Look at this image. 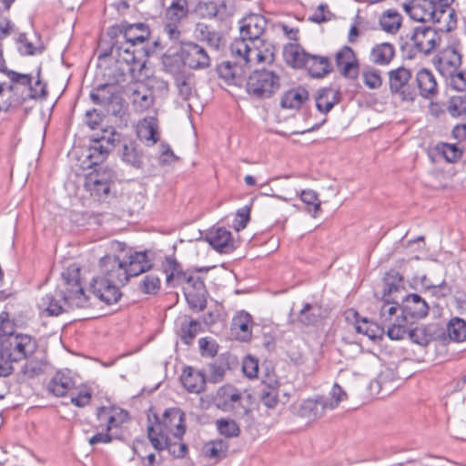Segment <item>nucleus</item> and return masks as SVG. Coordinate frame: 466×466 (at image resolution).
I'll list each match as a JSON object with an SVG mask.
<instances>
[{"mask_svg":"<svg viewBox=\"0 0 466 466\" xmlns=\"http://www.w3.org/2000/svg\"><path fill=\"white\" fill-rule=\"evenodd\" d=\"M115 40L112 52L116 54L114 77L116 83L126 82L127 76L139 78L147 56L144 47L149 30L143 23L120 25L111 27Z\"/></svg>","mask_w":466,"mask_h":466,"instance_id":"obj_1","label":"nucleus"},{"mask_svg":"<svg viewBox=\"0 0 466 466\" xmlns=\"http://www.w3.org/2000/svg\"><path fill=\"white\" fill-rule=\"evenodd\" d=\"M62 283L56 295L46 294L38 302V308L47 316H58L64 312L61 300L70 308H86L89 297L85 292L80 279V268L68 266L61 274Z\"/></svg>","mask_w":466,"mask_h":466,"instance_id":"obj_2","label":"nucleus"},{"mask_svg":"<svg viewBox=\"0 0 466 466\" xmlns=\"http://www.w3.org/2000/svg\"><path fill=\"white\" fill-rule=\"evenodd\" d=\"M101 275L93 279L90 289L95 297L107 305L116 303L122 296L120 287L128 282L125 261L116 255L100 259Z\"/></svg>","mask_w":466,"mask_h":466,"instance_id":"obj_3","label":"nucleus"},{"mask_svg":"<svg viewBox=\"0 0 466 466\" xmlns=\"http://www.w3.org/2000/svg\"><path fill=\"white\" fill-rule=\"evenodd\" d=\"M4 320L0 324V377L13 372V363L29 360L37 351L36 339L27 334L5 332Z\"/></svg>","mask_w":466,"mask_h":466,"instance_id":"obj_4","label":"nucleus"},{"mask_svg":"<svg viewBox=\"0 0 466 466\" xmlns=\"http://www.w3.org/2000/svg\"><path fill=\"white\" fill-rule=\"evenodd\" d=\"M154 424L147 426V437L152 446L157 451L167 445V439L173 437L180 441L185 432V413L178 408L165 410L161 418L155 416Z\"/></svg>","mask_w":466,"mask_h":466,"instance_id":"obj_5","label":"nucleus"},{"mask_svg":"<svg viewBox=\"0 0 466 466\" xmlns=\"http://www.w3.org/2000/svg\"><path fill=\"white\" fill-rule=\"evenodd\" d=\"M399 299L401 301L400 318H397L396 322L389 327L388 330V337L396 340L405 337L409 324H413L414 320L426 317L429 312L428 303L416 293L409 294L406 297L401 296L400 293Z\"/></svg>","mask_w":466,"mask_h":466,"instance_id":"obj_6","label":"nucleus"},{"mask_svg":"<svg viewBox=\"0 0 466 466\" xmlns=\"http://www.w3.org/2000/svg\"><path fill=\"white\" fill-rule=\"evenodd\" d=\"M10 84L7 86L13 94V101L18 106L29 100H45L47 96L46 85L40 78V70L37 79L33 84V77L29 74H21L14 70L7 72Z\"/></svg>","mask_w":466,"mask_h":466,"instance_id":"obj_7","label":"nucleus"},{"mask_svg":"<svg viewBox=\"0 0 466 466\" xmlns=\"http://www.w3.org/2000/svg\"><path fill=\"white\" fill-rule=\"evenodd\" d=\"M403 279L397 271H390L384 278V288L382 291L383 304L380 309V324L387 328L390 327L396 322V319L400 318L396 316L398 310H400V299L399 294L402 293L404 288L402 286Z\"/></svg>","mask_w":466,"mask_h":466,"instance_id":"obj_8","label":"nucleus"},{"mask_svg":"<svg viewBox=\"0 0 466 466\" xmlns=\"http://www.w3.org/2000/svg\"><path fill=\"white\" fill-rule=\"evenodd\" d=\"M279 88V75L269 69L254 70L249 75L246 85L247 92L259 99L271 97Z\"/></svg>","mask_w":466,"mask_h":466,"instance_id":"obj_9","label":"nucleus"},{"mask_svg":"<svg viewBox=\"0 0 466 466\" xmlns=\"http://www.w3.org/2000/svg\"><path fill=\"white\" fill-rule=\"evenodd\" d=\"M118 134L113 127H108L101 130V135L92 138V145L88 148L86 158L87 167H94L103 163L109 152L116 147L119 141Z\"/></svg>","mask_w":466,"mask_h":466,"instance_id":"obj_10","label":"nucleus"},{"mask_svg":"<svg viewBox=\"0 0 466 466\" xmlns=\"http://www.w3.org/2000/svg\"><path fill=\"white\" fill-rule=\"evenodd\" d=\"M390 90L399 96L402 101H413L416 90L410 86L411 72L404 66L390 70L389 73Z\"/></svg>","mask_w":466,"mask_h":466,"instance_id":"obj_11","label":"nucleus"},{"mask_svg":"<svg viewBox=\"0 0 466 466\" xmlns=\"http://www.w3.org/2000/svg\"><path fill=\"white\" fill-rule=\"evenodd\" d=\"M405 12L415 21L439 23L443 16L431 0H410L403 4Z\"/></svg>","mask_w":466,"mask_h":466,"instance_id":"obj_12","label":"nucleus"},{"mask_svg":"<svg viewBox=\"0 0 466 466\" xmlns=\"http://www.w3.org/2000/svg\"><path fill=\"white\" fill-rule=\"evenodd\" d=\"M114 177L115 173L109 167L95 169L86 176L85 187L98 198L107 197Z\"/></svg>","mask_w":466,"mask_h":466,"instance_id":"obj_13","label":"nucleus"},{"mask_svg":"<svg viewBox=\"0 0 466 466\" xmlns=\"http://www.w3.org/2000/svg\"><path fill=\"white\" fill-rule=\"evenodd\" d=\"M180 48L187 67L189 69L198 71L210 66L211 58L202 46L192 41H186L181 42Z\"/></svg>","mask_w":466,"mask_h":466,"instance_id":"obj_14","label":"nucleus"},{"mask_svg":"<svg viewBox=\"0 0 466 466\" xmlns=\"http://www.w3.org/2000/svg\"><path fill=\"white\" fill-rule=\"evenodd\" d=\"M410 41L417 53L430 55L440 45L441 35L435 28L420 25L414 29Z\"/></svg>","mask_w":466,"mask_h":466,"instance_id":"obj_15","label":"nucleus"},{"mask_svg":"<svg viewBox=\"0 0 466 466\" xmlns=\"http://www.w3.org/2000/svg\"><path fill=\"white\" fill-rule=\"evenodd\" d=\"M241 400L242 394L240 390L231 385L220 387L214 399L216 407L224 412L236 413L244 410V413H247L248 410L242 405Z\"/></svg>","mask_w":466,"mask_h":466,"instance_id":"obj_16","label":"nucleus"},{"mask_svg":"<svg viewBox=\"0 0 466 466\" xmlns=\"http://www.w3.org/2000/svg\"><path fill=\"white\" fill-rule=\"evenodd\" d=\"M335 63L339 74L349 79H355L359 75V62L353 49L343 46L335 55Z\"/></svg>","mask_w":466,"mask_h":466,"instance_id":"obj_17","label":"nucleus"},{"mask_svg":"<svg viewBox=\"0 0 466 466\" xmlns=\"http://www.w3.org/2000/svg\"><path fill=\"white\" fill-rule=\"evenodd\" d=\"M411 325L409 324L406 334L412 342L420 346H427L431 341L441 339L445 335L444 329L435 323L420 325L413 329Z\"/></svg>","mask_w":466,"mask_h":466,"instance_id":"obj_18","label":"nucleus"},{"mask_svg":"<svg viewBox=\"0 0 466 466\" xmlns=\"http://www.w3.org/2000/svg\"><path fill=\"white\" fill-rule=\"evenodd\" d=\"M267 25L266 19L260 15H249L241 21L239 37L245 38L250 44L261 39Z\"/></svg>","mask_w":466,"mask_h":466,"instance_id":"obj_19","label":"nucleus"},{"mask_svg":"<svg viewBox=\"0 0 466 466\" xmlns=\"http://www.w3.org/2000/svg\"><path fill=\"white\" fill-rule=\"evenodd\" d=\"M96 418L100 426H106V431H110L113 428H117L129 420L128 412L116 406L100 407L96 410Z\"/></svg>","mask_w":466,"mask_h":466,"instance_id":"obj_20","label":"nucleus"},{"mask_svg":"<svg viewBox=\"0 0 466 466\" xmlns=\"http://www.w3.org/2000/svg\"><path fill=\"white\" fill-rule=\"evenodd\" d=\"M130 78L127 76L126 81ZM138 81V78L136 79ZM130 99L136 111L144 112L149 109L154 104L153 91L144 83L137 82L130 87Z\"/></svg>","mask_w":466,"mask_h":466,"instance_id":"obj_21","label":"nucleus"},{"mask_svg":"<svg viewBox=\"0 0 466 466\" xmlns=\"http://www.w3.org/2000/svg\"><path fill=\"white\" fill-rule=\"evenodd\" d=\"M205 239L219 253H228L234 248L231 232L224 228L209 230Z\"/></svg>","mask_w":466,"mask_h":466,"instance_id":"obj_22","label":"nucleus"},{"mask_svg":"<svg viewBox=\"0 0 466 466\" xmlns=\"http://www.w3.org/2000/svg\"><path fill=\"white\" fill-rule=\"evenodd\" d=\"M327 405L328 400L324 397H319L314 400L308 399L299 405L298 414L308 420H314L325 413L329 409Z\"/></svg>","mask_w":466,"mask_h":466,"instance_id":"obj_23","label":"nucleus"},{"mask_svg":"<svg viewBox=\"0 0 466 466\" xmlns=\"http://www.w3.org/2000/svg\"><path fill=\"white\" fill-rule=\"evenodd\" d=\"M416 83L419 94L422 97L431 99L438 94V84L431 70L426 68L420 69L416 74Z\"/></svg>","mask_w":466,"mask_h":466,"instance_id":"obj_24","label":"nucleus"},{"mask_svg":"<svg viewBox=\"0 0 466 466\" xmlns=\"http://www.w3.org/2000/svg\"><path fill=\"white\" fill-rule=\"evenodd\" d=\"M152 267L150 259H148L147 251L135 252L128 258V262H125V269L127 271V279L137 277L141 273L149 270Z\"/></svg>","mask_w":466,"mask_h":466,"instance_id":"obj_25","label":"nucleus"},{"mask_svg":"<svg viewBox=\"0 0 466 466\" xmlns=\"http://www.w3.org/2000/svg\"><path fill=\"white\" fill-rule=\"evenodd\" d=\"M165 272L166 281L170 286H187L189 277L193 274L188 270L183 271L177 260L170 258L166 260Z\"/></svg>","mask_w":466,"mask_h":466,"instance_id":"obj_26","label":"nucleus"},{"mask_svg":"<svg viewBox=\"0 0 466 466\" xmlns=\"http://www.w3.org/2000/svg\"><path fill=\"white\" fill-rule=\"evenodd\" d=\"M321 319V308L318 304L304 303L301 309L292 319V323L301 327L316 326Z\"/></svg>","mask_w":466,"mask_h":466,"instance_id":"obj_27","label":"nucleus"},{"mask_svg":"<svg viewBox=\"0 0 466 466\" xmlns=\"http://www.w3.org/2000/svg\"><path fill=\"white\" fill-rule=\"evenodd\" d=\"M180 380L184 388L191 393H200L206 386L205 374L191 367L184 369Z\"/></svg>","mask_w":466,"mask_h":466,"instance_id":"obj_28","label":"nucleus"},{"mask_svg":"<svg viewBox=\"0 0 466 466\" xmlns=\"http://www.w3.org/2000/svg\"><path fill=\"white\" fill-rule=\"evenodd\" d=\"M461 64V56L457 46H447L439 56V67L441 74L455 72Z\"/></svg>","mask_w":466,"mask_h":466,"instance_id":"obj_29","label":"nucleus"},{"mask_svg":"<svg viewBox=\"0 0 466 466\" xmlns=\"http://www.w3.org/2000/svg\"><path fill=\"white\" fill-rule=\"evenodd\" d=\"M309 91L305 87H294L283 93L280 98V106L297 110L309 100Z\"/></svg>","mask_w":466,"mask_h":466,"instance_id":"obj_30","label":"nucleus"},{"mask_svg":"<svg viewBox=\"0 0 466 466\" xmlns=\"http://www.w3.org/2000/svg\"><path fill=\"white\" fill-rule=\"evenodd\" d=\"M341 99L340 92L332 87H323L315 97L316 107L321 113H329Z\"/></svg>","mask_w":466,"mask_h":466,"instance_id":"obj_31","label":"nucleus"},{"mask_svg":"<svg viewBox=\"0 0 466 466\" xmlns=\"http://www.w3.org/2000/svg\"><path fill=\"white\" fill-rule=\"evenodd\" d=\"M75 381L68 372L58 371L48 382V391L56 397H63L74 387Z\"/></svg>","mask_w":466,"mask_h":466,"instance_id":"obj_32","label":"nucleus"},{"mask_svg":"<svg viewBox=\"0 0 466 466\" xmlns=\"http://www.w3.org/2000/svg\"><path fill=\"white\" fill-rule=\"evenodd\" d=\"M305 68L313 78H323L333 70L329 58L318 55L309 56Z\"/></svg>","mask_w":466,"mask_h":466,"instance_id":"obj_33","label":"nucleus"},{"mask_svg":"<svg viewBox=\"0 0 466 466\" xmlns=\"http://www.w3.org/2000/svg\"><path fill=\"white\" fill-rule=\"evenodd\" d=\"M251 326L252 317L246 311L238 312L232 319V330L239 340L248 341L251 338Z\"/></svg>","mask_w":466,"mask_h":466,"instance_id":"obj_34","label":"nucleus"},{"mask_svg":"<svg viewBox=\"0 0 466 466\" xmlns=\"http://www.w3.org/2000/svg\"><path fill=\"white\" fill-rule=\"evenodd\" d=\"M217 73L220 78L229 85H238L244 76L242 66L231 61H223L218 65Z\"/></svg>","mask_w":466,"mask_h":466,"instance_id":"obj_35","label":"nucleus"},{"mask_svg":"<svg viewBox=\"0 0 466 466\" xmlns=\"http://www.w3.org/2000/svg\"><path fill=\"white\" fill-rule=\"evenodd\" d=\"M137 137L147 146L155 145L158 139L157 121L155 117H147L140 123L137 130Z\"/></svg>","mask_w":466,"mask_h":466,"instance_id":"obj_36","label":"nucleus"},{"mask_svg":"<svg viewBox=\"0 0 466 466\" xmlns=\"http://www.w3.org/2000/svg\"><path fill=\"white\" fill-rule=\"evenodd\" d=\"M279 383L275 379L269 381H262L259 389V400L268 409H274L279 403Z\"/></svg>","mask_w":466,"mask_h":466,"instance_id":"obj_37","label":"nucleus"},{"mask_svg":"<svg viewBox=\"0 0 466 466\" xmlns=\"http://www.w3.org/2000/svg\"><path fill=\"white\" fill-rule=\"evenodd\" d=\"M231 56L236 59L235 63L246 66L252 60L251 44L245 38L238 37L230 45Z\"/></svg>","mask_w":466,"mask_h":466,"instance_id":"obj_38","label":"nucleus"},{"mask_svg":"<svg viewBox=\"0 0 466 466\" xmlns=\"http://www.w3.org/2000/svg\"><path fill=\"white\" fill-rule=\"evenodd\" d=\"M395 56L394 46L384 42L376 45L370 51V61L378 66H388Z\"/></svg>","mask_w":466,"mask_h":466,"instance_id":"obj_39","label":"nucleus"},{"mask_svg":"<svg viewBox=\"0 0 466 466\" xmlns=\"http://www.w3.org/2000/svg\"><path fill=\"white\" fill-rule=\"evenodd\" d=\"M252 59L258 63L272 64L275 60V46L269 42L259 39L251 44Z\"/></svg>","mask_w":466,"mask_h":466,"instance_id":"obj_40","label":"nucleus"},{"mask_svg":"<svg viewBox=\"0 0 466 466\" xmlns=\"http://www.w3.org/2000/svg\"><path fill=\"white\" fill-rule=\"evenodd\" d=\"M162 63L165 71L173 75L175 77L185 75L184 68L187 65L184 56H182L181 48H179L176 53L165 54L162 58Z\"/></svg>","mask_w":466,"mask_h":466,"instance_id":"obj_41","label":"nucleus"},{"mask_svg":"<svg viewBox=\"0 0 466 466\" xmlns=\"http://www.w3.org/2000/svg\"><path fill=\"white\" fill-rule=\"evenodd\" d=\"M228 444L227 441L218 439L210 441L202 448L203 455L215 462H218L227 457Z\"/></svg>","mask_w":466,"mask_h":466,"instance_id":"obj_42","label":"nucleus"},{"mask_svg":"<svg viewBox=\"0 0 466 466\" xmlns=\"http://www.w3.org/2000/svg\"><path fill=\"white\" fill-rule=\"evenodd\" d=\"M310 54L298 45H290L284 50L286 62L294 68L306 67Z\"/></svg>","mask_w":466,"mask_h":466,"instance_id":"obj_43","label":"nucleus"},{"mask_svg":"<svg viewBox=\"0 0 466 466\" xmlns=\"http://www.w3.org/2000/svg\"><path fill=\"white\" fill-rule=\"evenodd\" d=\"M116 86L113 84L99 85L90 93V98L96 105L106 106L113 102Z\"/></svg>","mask_w":466,"mask_h":466,"instance_id":"obj_44","label":"nucleus"},{"mask_svg":"<svg viewBox=\"0 0 466 466\" xmlns=\"http://www.w3.org/2000/svg\"><path fill=\"white\" fill-rule=\"evenodd\" d=\"M356 330L358 333L366 335L370 339L376 341L382 339L385 329L380 323L370 321L368 319L357 320Z\"/></svg>","mask_w":466,"mask_h":466,"instance_id":"obj_45","label":"nucleus"},{"mask_svg":"<svg viewBox=\"0 0 466 466\" xmlns=\"http://www.w3.org/2000/svg\"><path fill=\"white\" fill-rule=\"evenodd\" d=\"M121 157L124 162L133 167L141 168L143 166V154L136 142L130 141L123 145Z\"/></svg>","mask_w":466,"mask_h":466,"instance_id":"obj_46","label":"nucleus"},{"mask_svg":"<svg viewBox=\"0 0 466 466\" xmlns=\"http://www.w3.org/2000/svg\"><path fill=\"white\" fill-rule=\"evenodd\" d=\"M198 35L202 41H205L211 48L218 50L222 46V35L218 31L211 26L199 24L198 26Z\"/></svg>","mask_w":466,"mask_h":466,"instance_id":"obj_47","label":"nucleus"},{"mask_svg":"<svg viewBox=\"0 0 466 466\" xmlns=\"http://www.w3.org/2000/svg\"><path fill=\"white\" fill-rule=\"evenodd\" d=\"M380 25L383 31L394 34L401 25V15L395 10L388 9L380 17Z\"/></svg>","mask_w":466,"mask_h":466,"instance_id":"obj_48","label":"nucleus"},{"mask_svg":"<svg viewBox=\"0 0 466 466\" xmlns=\"http://www.w3.org/2000/svg\"><path fill=\"white\" fill-rule=\"evenodd\" d=\"M451 340L461 342L466 339V322L459 318L451 319L446 328Z\"/></svg>","mask_w":466,"mask_h":466,"instance_id":"obj_49","label":"nucleus"},{"mask_svg":"<svg viewBox=\"0 0 466 466\" xmlns=\"http://www.w3.org/2000/svg\"><path fill=\"white\" fill-rule=\"evenodd\" d=\"M436 149L449 163L457 162L463 153L457 144L440 143L437 145Z\"/></svg>","mask_w":466,"mask_h":466,"instance_id":"obj_50","label":"nucleus"},{"mask_svg":"<svg viewBox=\"0 0 466 466\" xmlns=\"http://www.w3.org/2000/svg\"><path fill=\"white\" fill-rule=\"evenodd\" d=\"M219 12V5L216 1H199L195 7V13L201 18L212 19Z\"/></svg>","mask_w":466,"mask_h":466,"instance_id":"obj_51","label":"nucleus"},{"mask_svg":"<svg viewBox=\"0 0 466 466\" xmlns=\"http://www.w3.org/2000/svg\"><path fill=\"white\" fill-rule=\"evenodd\" d=\"M187 14V1L175 0L167 9L166 16L171 22H178Z\"/></svg>","mask_w":466,"mask_h":466,"instance_id":"obj_52","label":"nucleus"},{"mask_svg":"<svg viewBox=\"0 0 466 466\" xmlns=\"http://www.w3.org/2000/svg\"><path fill=\"white\" fill-rule=\"evenodd\" d=\"M300 199L308 206V211L315 218L320 211L321 205L317 192L312 189H304L300 193Z\"/></svg>","mask_w":466,"mask_h":466,"instance_id":"obj_53","label":"nucleus"},{"mask_svg":"<svg viewBox=\"0 0 466 466\" xmlns=\"http://www.w3.org/2000/svg\"><path fill=\"white\" fill-rule=\"evenodd\" d=\"M216 426L218 432L228 438L238 437L240 433V429L237 422L230 419L217 420Z\"/></svg>","mask_w":466,"mask_h":466,"instance_id":"obj_54","label":"nucleus"},{"mask_svg":"<svg viewBox=\"0 0 466 466\" xmlns=\"http://www.w3.org/2000/svg\"><path fill=\"white\" fill-rule=\"evenodd\" d=\"M448 112L452 116H460L466 113V92L458 96H452L447 106Z\"/></svg>","mask_w":466,"mask_h":466,"instance_id":"obj_55","label":"nucleus"},{"mask_svg":"<svg viewBox=\"0 0 466 466\" xmlns=\"http://www.w3.org/2000/svg\"><path fill=\"white\" fill-rule=\"evenodd\" d=\"M25 364L23 367V373L29 378H35L45 371L46 362L43 360L35 358L33 355L29 360H25Z\"/></svg>","mask_w":466,"mask_h":466,"instance_id":"obj_56","label":"nucleus"},{"mask_svg":"<svg viewBox=\"0 0 466 466\" xmlns=\"http://www.w3.org/2000/svg\"><path fill=\"white\" fill-rule=\"evenodd\" d=\"M200 322L196 319H191L188 323L182 324L181 326V340L187 344L190 345L200 330Z\"/></svg>","mask_w":466,"mask_h":466,"instance_id":"obj_57","label":"nucleus"},{"mask_svg":"<svg viewBox=\"0 0 466 466\" xmlns=\"http://www.w3.org/2000/svg\"><path fill=\"white\" fill-rule=\"evenodd\" d=\"M454 0H431L434 5L437 7L439 11H441V15L444 17L450 18V21L447 25L446 30L451 31L452 28L456 26V19H453L455 16L454 10L451 9L450 6Z\"/></svg>","mask_w":466,"mask_h":466,"instance_id":"obj_58","label":"nucleus"},{"mask_svg":"<svg viewBox=\"0 0 466 466\" xmlns=\"http://www.w3.org/2000/svg\"><path fill=\"white\" fill-rule=\"evenodd\" d=\"M186 300L190 309L196 311H201L206 308V292L194 291V292H184Z\"/></svg>","mask_w":466,"mask_h":466,"instance_id":"obj_59","label":"nucleus"},{"mask_svg":"<svg viewBox=\"0 0 466 466\" xmlns=\"http://www.w3.org/2000/svg\"><path fill=\"white\" fill-rule=\"evenodd\" d=\"M164 450H167L175 458H183L187 452V446L186 443L182 442V439L177 441L171 437L167 439V445L161 448V451Z\"/></svg>","mask_w":466,"mask_h":466,"instance_id":"obj_60","label":"nucleus"},{"mask_svg":"<svg viewBox=\"0 0 466 466\" xmlns=\"http://www.w3.org/2000/svg\"><path fill=\"white\" fill-rule=\"evenodd\" d=\"M209 380L213 383L221 381L228 370V363L223 360H216L209 364Z\"/></svg>","mask_w":466,"mask_h":466,"instance_id":"obj_61","label":"nucleus"},{"mask_svg":"<svg viewBox=\"0 0 466 466\" xmlns=\"http://www.w3.org/2000/svg\"><path fill=\"white\" fill-rule=\"evenodd\" d=\"M160 283L159 277L150 273L144 277L140 287L146 294H156L160 289Z\"/></svg>","mask_w":466,"mask_h":466,"instance_id":"obj_62","label":"nucleus"},{"mask_svg":"<svg viewBox=\"0 0 466 466\" xmlns=\"http://www.w3.org/2000/svg\"><path fill=\"white\" fill-rule=\"evenodd\" d=\"M445 75L450 77V86L461 93L466 92V71H449Z\"/></svg>","mask_w":466,"mask_h":466,"instance_id":"obj_63","label":"nucleus"},{"mask_svg":"<svg viewBox=\"0 0 466 466\" xmlns=\"http://www.w3.org/2000/svg\"><path fill=\"white\" fill-rule=\"evenodd\" d=\"M13 99V94H11L7 84L0 83V110L7 111L12 107H18Z\"/></svg>","mask_w":466,"mask_h":466,"instance_id":"obj_64","label":"nucleus"}]
</instances>
